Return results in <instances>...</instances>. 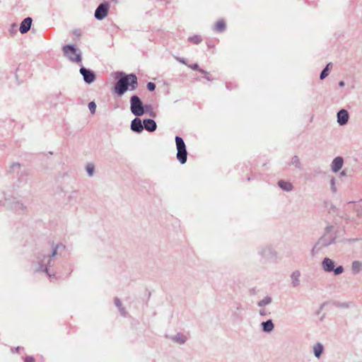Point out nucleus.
Listing matches in <instances>:
<instances>
[{
	"label": "nucleus",
	"mask_w": 362,
	"mask_h": 362,
	"mask_svg": "<svg viewBox=\"0 0 362 362\" xmlns=\"http://www.w3.org/2000/svg\"><path fill=\"white\" fill-rule=\"evenodd\" d=\"M278 185L281 188H282L283 189L286 190V191H290L293 188L291 183H290L288 182L283 181V180L279 181Z\"/></svg>",
	"instance_id": "nucleus-14"
},
{
	"label": "nucleus",
	"mask_w": 362,
	"mask_h": 362,
	"mask_svg": "<svg viewBox=\"0 0 362 362\" xmlns=\"http://www.w3.org/2000/svg\"><path fill=\"white\" fill-rule=\"evenodd\" d=\"M270 302H271V298L269 297H267L259 303V306L266 305L269 304Z\"/></svg>",
	"instance_id": "nucleus-20"
},
{
	"label": "nucleus",
	"mask_w": 362,
	"mask_h": 362,
	"mask_svg": "<svg viewBox=\"0 0 362 362\" xmlns=\"http://www.w3.org/2000/svg\"><path fill=\"white\" fill-rule=\"evenodd\" d=\"M88 108L92 114H94L96 109V105L94 102H90L88 104Z\"/></svg>",
	"instance_id": "nucleus-21"
},
{
	"label": "nucleus",
	"mask_w": 362,
	"mask_h": 362,
	"mask_svg": "<svg viewBox=\"0 0 362 362\" xmlns=\"http://www.w3.org/2000/svg\"><path fill=\"white\" fill-rule=\"evenodd\" d=\"M344 160L341 157H337L334 159L332 163V169L334 172L339 171L342 165H343Z\"/></svg>",
	"instance_id": "nucleus-11"
},
{
	"label": "nucleus",
	"mask_w": 362,
	"mask_h": 362,
	"mask_svg": "<svg viewBox=\"0 0 362 362\" xmlns=\"http://www.w3.org/2000/svg\"><path fill=\"white\" fill-rule=\"evenodd\" d=\"M157 125L154 120L148 119L144 120V128L148 132H153L156 129Z\"/></svg>",
	"instance_id": "nucleus-10"
},
{
	"label": "nucleus",
	"mask_w": 362,
	"mask_h": 362,
	"mask_svg": "<svg viewBox=\"0 0 362 362\" xmlns=\"http://www.w3.org/2000/svg\"><path fill=\"white\" fill-rule=\"evenodd\" d=\"M147 88L148 89V90L150 91H153L156 88V85L155 83H152V82H148L147 83Z\"/></svg>",
	"instance_id": "nucleus-22"
},
{
	"label": "nucleus",
	"mask_w": 362,
	"mask_h": 362,
	"mask_svg": "<svg viewBox=\"0 0 362 362\" xmlns=\"http://www.w3.org/2000/svg\"><path fill=\"white\" fill-rule=\"evenodd\" d=\"M176 147L177 150V159L181 164H185L187 161V152L185 144L183 139L180 136L175 137Z\"/></svg>",
	"instance_id": "nucleus-2"
},
{
	"label": "nucleus",
	"mask_w": 362,
	"mask_h": 362,
	"mask_svg": "<svg viewBox=\"0 0 362 362\" xmlns=\"http://www.w3.org/2000/svg\"><path fill=\"white\" fill-rule=\"evenodd\" d=\"M35 358L33 356H27L25 358V362H34Z\"/></svg>",
	"instance_id": "nucleus-26"
},
{
	"label": "nucleus",
	"mask_w": 362,
	"mask_h": 362,
	"mask_svg": "<svg viewBox=\"0 0 362 362\" xmlns=\"http://www.w3.org/2000/svg\"><path fill=\"white\" fill-rule=\"evenodd\" d=\"M332 63H329V64L327 65V66H326V68H325V69H327V70H329V69L330 68H332Z\"/></svg>",
	"instance_id": "nucleus-27"
},
{
	"label": "nucleus",
	"mask_w": 362,
	"mask_h": 362,
	"mask_svg": "<svg viewBox=\"0 0 362 362\" xmlns=\"http://www.w3.org/2000/svg\"><path fill=\"white\" fill-rule=\"evenodd\" d=\"M342 272H343V267L341 266L338 267L337 268H336L334 269L335 274H339L342 273Z\"/></svg>",
	"instance_id": "nucleus-25"
},
{
	"label": "nucleus",
	"mask_w": 362,
	"mask_h": 362,
	"mask_svg": "<svg viewBox=\"0 0 362 362\" xmlns=\"http://www.w3.org/2000/svg\"><path fill=\"white\" fill-rule=\"evenodd\" d=\"M94 169H95L94 165H93V164H91V163L88 164L86 167V170H87L88 173L89 174V175H90V176L93 175Z\"/></svg>",
	"instance_id": "nucleus-19"
},
{
	"label": "nucleus",
	"mask_w": 362,
	"mask_h": 362,
	"mask_svg": "<svg viewBox=\"0 0 362 362\" xmlns=\"http://www.w3.org/2000/svg\"><path fill=\"white\" fill-rule=\"evenodd\" d=\"M109 6L107 3L101 4L98 6L95 12V17L98 20L105 18L108 13Z\"/></svg>",
	"instance_id": "nucleus-5"
},
{
	"label": "nucleus",
	"mask_w": 362,
	"mask_h": 362,
	"mask_svg": "<svg viewBox=\"0 0 362 362\" xmlns=\"http://www.w3.org/2000/svg\"><path fill=\"white\" fill-rule=\"evenodd\" d=\"M137 87V78L134 74H129L122 77L115 84V92L119 95H123L127 89L135 90Z\"/></svg>",
	"instance_id": "nucleus-1"
},
{
	"label": "nucleus",
	"mask_w": 362,
	"mask_h": 362,
	"mask_svg": "<svg viewBox=\"0 0 362 362\" xmlns=\"http://www.w3.org/2000/svg\"><path fill=\"white\" fill-rule=\"evenodd\" d=\"M177 59L180 62H181V63H182V64H186V63H185V60H184V59Z\"/></svg>",
	"instance_id": "nucleus-28"
},
{
	"label": "nucleus",
	"mask_w": 362,
	"mask_h": 362,
	"mask_svg": "<svg viewBox=\"0 0 362 362\" xmlns=\"http://www.w3.org/2000/svg\"><path fill=\"white\" fill-rule=\"evenodd\" d=\"M328 74L329 73L327 69H325L320 74V79H324L325 77L328 76Z\"/></svg>",
	"instance_id": "nucleus-23"
},
{
	"label": "nucleus",
	"mask_w": 362,
	"mask_h": 362,
	"mask_svg": "<svg viewBox=\"0 0 362 362\" xmlns=\"http://www.w3.org/2000/svg\"><path fill=\"white\" fill-rule=\"evenodd\" d=\"M313 350L315 356L319 358L323 351V347L322 344L318 343L314 346Z\"/></svg>",
	"instance_id": "nucleus-16"
},
{
	"label": "nucleus",
	"mask_w": 362,
	"mask_h": 362,
	"mask_svg": "<svg viewBox=\"0 0 362 362\" xmlns=\"http://www.w3.org/2000/svg\"><path fill=\"white\" fill-rule=\"evenodd\" d=\"M64 56L69 58L71 62H81V57L77 53L76 48L72 45H66L63 47Z\"/></svg>",
	"instance_id": "nucleus-4"
},
{
	"label": "nucleus",
	"mask_w": 362,
	"mask_h": 362,
	"mask_svg": "<svg viewBox=\"0 0 362 362\" xmlns=\"http://www.w3.org/2000/svg\"><path fill=\"white\" fill-rule=\"evenodd\" d=\"M349 114L346 110H341L337 114V122L343 125L348 122Z\"/></svg>",
	"instance_id": "nucleus-9"
},
{
	"label": "nucleus",
	"mask_w": 362,
	"mask_h": 362,
	"mask_svg": "<svg viewBox=\"0 0 362 362\" xmlns=\"http://www.w3.org/2000/svg\"><path fill=\"white\" fill-rule=\"evenodd\" d=\"M56 254H57V250H54V252H53V253H52V256L56 255Z\"/></svg>",
	"instance_id": "nucleus-29"
},
{
	"label": "nucleus",
	"mask_w": 362,
	"mask_h": 362,
	"mask_svg": "<svg viewBox=\"0 0 362 362\" xmlns=\"http://www.w3.org/2000/svg\"><path fill=\"white\" fill-rule=\"evenodd\" d=\"M191 69H194V70H199V71L203 73L204 71L201 69H199V66L198 64H192V65H189V66Z\"/></svg>",
	"instance_id": "nucleus-24"
},
{
	"label": "nucleus",
	"mask_w": 362,
	"mask_h": 362,
	"mask_svg": "<svg viewBox=\"0 0 362 362\" xmlns=\"http://www.w3.org/2000/svg\"><path fill=\"white\" fill-rule=\"evenodd\" d=\"M226 27V22L221 19V20H218L215 24H214V30L216 31V32H222L225 30Z\"/></svg>",
	"instance_id": "nucleus-13"
},
{
	"label": "nucleus",
	"mask_w": 362,
	"mask_h": 362,
	"mask_svg": "<svg viewBox=\"0 0 362 362\" xmlns=\"http://www.w3.org/2000/svg\"><path fill=\"white\" fill-rule=\"evenodd\" d=\"M32 21V18L30 17L25 18L22 21L19 28V30L22 34L26 33L30 30Z\"/></svg>",
	"instance_id": "nucleus-6"
},
{
	"label": "nucleus",
	"mask_w": 362,
	"mask_h": 362,
	"mask_svg": "<svg viewBox=\"0 0 362 362\" xmlns=\"http://www.w3.org/2000/svg\"><path fill=\"white\" fill-rule=\"evenodd\" d=\"M322 267L325 271L331 272L334 269V262L329 258H325L322 262Z\"/></svg>",
	"instance_id": "nucleus-12"
},
{
	"label": "nucleus",
	"mask_w": 362,
	"mask_h": 362,
	"mask_svg": "<svg viewBox=\"0 0 362 362\" xmlns=\"http://www.w3.org/2000/svg\"><path fill=\"white\" fill-rule=\"evenodd\" d=\"M131 129L136 132H141L144 129L141 120L139 118H135L131 124Z\"/></svg>",
	"instance_id": "nucleus-8"
},
{
	"label": "nucleus",
	"mask_w": 362,
	"mask_h": 362,
	"mask_svg": "<svg viewBox=\"0 0 362 362\" xmlns=\"http://www.w3.org/2000/svg\"><path fill=\"white\" fill-rule=\"evenodd\" d=\"M130 103L131 111L135 116L139 117L144 115V109L143 103L137 95H133L131 98Z\"/></svg>",
	"instance_id": "nucleus-3"
},
{
	"label": "nucleus",
	"mask_w": 362,
	"mask_h": 362,
	"mask_svg": "<svg viewBox=\"0 0 362 362\" xmlns=\"http://www.w3.org/2000/svg\"><path fill=\"white\" fill-rule=\"evenodd\" d=\"M80 72L83 75L84 81L86 82L90 83L94 81L95 76L91 71L86 69L85 68H81L80 69Z\"/></svg>",
	"instance_id": "nucleus-7"
},
{
	"label": "nucleus",
	"mask_w": 362,
	"mask_h": 362,
	"mask_svg": "<svg viewBox=\"0 0 362 362\" xmlns=\"http://www.w3.org/2000/svg\"><path fill=\"white\" fill-rule=\"evenodd\" d=\"M188 40L194 45H198L202 42V38L199 35H194L189 37Z\"/></svg>",
	"instance_id": "nucleus-18"
},
{
	"label": "nucleus",
	"mask_w": 362,
	"mask_h": 362,
	"mask_svg": "<svg viewBox=\"0 0 362 362\" xmlns=\"http://www.w3.org/2000/svg\"><path fill=\"white\" fill-rule=\"evenodd\" d=\"M263 329L265 332H270L274 328V325L272 320H268L267 322H262Z\"/></svg>",
	"instance_id": "nucleus-15"
},
{
	"label": "nucleus",
	"mask_w": 362,
	"mask_h": 362,
	"mask_svg": "<svg viewBox=\"0 0 362 362\" xmlns=\"http://www.w3.org/2000/svg\"><path fill=\"white\" fill-rule=\"evenodd\" d=\"M352 270L354 273H358L362 270V263L359 262H354L352 263Z\"/></svg>",
	"instance_id": "nucleus-17"
},
{
	"label": "nucleus",
	"mask_w": 362,
	"mask_h": 362,
	"mask_svg": "<svg viewBox=\"0 0 362 362\" xmlns=\"http://www.w3.org/2000/svg\"><path fill=\"white\" fill-rule=\"evenodd\" d=\"M339 85H340L341 86H344V82L341 81V82L339 83Z\"/></svg>",
	"instance_id": "nucleus-30"
}]
</instances>
